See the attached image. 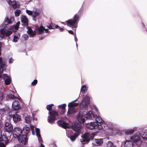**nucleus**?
<instances>
[{
	"label": "nucleus",
	"instance_id": "obj_2",
	"mask_svg": "<svg viewBox=\"0 0 147 147\" xmlns=\"http://www.w3.org/2000/svg\"><path fill=\"white\" fill-rule=\"evenodd\" d=\"M53 104H51L47 106V108L49 111V115L48 117V121L51 123H53L55 121L58 119V113L55 111L52 110L51 111Z\"/></svg>",
	"mask_w": 147,
	"mask_h": 147
},
{
	"label": "nucleus",
	"instance_id": "obj_13",
	"mask_svg": "<svg viewBox=\"0 0 147 147\" xmlns=\"http://www.w3.org/2000/svg\"><path fill=\"white\" fill-rule=\"evenodd\" d=\"M78 18V16L76 14L74 17V19H70L66 22L68 23L67 25L69 26V25L71 26H74L75 25L76 22H77Z\"/></svg>",
	"mask_w": 147,
	"mask_h": 147
},
{
	"label": "nucleus",
	"instance_id": "obj_7",
	"mask_svg": "<svg viewBox=\"0 0 147 147\" xmlns=\"http://www.w3.org/2000/svg\"><path fill=\"white\" fill-rule=\"evenodd\" d=\"M10 99H15L12 102V107L15 110H18L20 109L21 107L19 105V102L18 100V97H15L14 95L11 94H10Z\"/></svg>",
	"mask_w": 147,
	"mask_h": 147
},
{
	"label": "nucleus",
	"instance_id": "obj_58",
	"mask_svg": "<svg viewBox=\"0 0 147 147\" xmlns=\"http://www.w3.org/2000/svg\"><path fill=\"white\" fill-rule=\"evenodd\" d=\"M74 36H75V41H76V34H74Z\"/></svg>",
	"mask_w": 147,
	"mask_h": 147
},
{
	"label": "nucleus",
	"instance_id": "obj_33",
	"mask_svg": "<svg viewBox=\"0 0 147 147\" xmlns=\"http://www.w3.org/2000/svg\"><path fill=\"white\" fill-rule=\"evenodd\" d=\"M39 13L38 11H34L33 12V17L34 18H36L37 16L39 15Z\"/></svg>",
	"mask_w": 147,
	"mask_h": 147
},
{
	"label": "nucleus",
	"instance_id": "obj_55",
	"mask_svg": "<svg viewBox=\"0 0 147 147\" xmlns=\"http://www.w3.org/2000/svg\"><path fill=\"white\" fill-rule=\"evenodd\" d=\"M59 29H60V30L61 31H62L63 30V29L62 28H60Z\"/></svg>",
	"mask_w": 147,
	"mask_h": 147
},
{
	"label": "nucleus",
	"instance_id": "obj_21",
	"mask_svg": "<svg viewBox=\"0 0 147 147\" xmlns=\"http://www.w3.org/2000/svg\"><path fill=\"white\" fill-rule=\"evenodd\" d=\"M133 144L132 142L130 140H126L124 144V147H133Z\"/></svg>",
	"mask_w": 147,
	"mask_h": 147
},
{
	"label": "nucleus",
	"instance_id": "obj_60",
	"mask_svg": "<svg viewBox=\"0 0 147 147\" xmlns=\"http://www.w3.org/2000/svg\"><path fill=\"white\" fill-rule=\"evenodd\" d=\"M7 97H8V98H9V95L7 94Z\"/></svg>",
	"mask_w": 147,
	"mask_h": 147
},
{
	"label": "nucleus",
	"instance_id": "obj_28",
	"mask_svg": "<svg viewBox=\"0 0 147 147\" xmlns=\"http://www.w3.org/2000/svg\"><path fill=\"white\" fill-rule=\"evenodd\" d=\"M32 120V118L29 116H27L25 118V122L27 124L30 123Z\"/></svg>",
	"mask_w": 147,
	"mask_h": 147
},
{
	"label": "nucleus",
	"instance_id": "obj_39",
	"mask_svg": "<svg viewBox=\"0 0 147 147\" xmlns=\"http://www.w3.org/2000/svg\"><path fill=\"white\" fill-rule=\"evenodd\" d=\"M5 84L6 85L9 84V77H8L5 80Z\"/></svg>",
	"mask_w": 147,
	"mask_h": 147
},
{
	"label": "nucleus",
	"instance_id": "obj_6",
	"mask_svg": "<svg viewBox=\"0 0 147 147\" xmlns=\"http://www.w3.org/2000/svg\"><path fill=\"white\" fill-rule=\"evenodd\" d=\"M86 123V127L90 129H95L98 130L102 129L103 128L102 125L101 124H97L94 122H90V123Z\"/></svg>",
	"mask_w": 147,
	"mask_h": 147
},
{
	"label": "nucleus",
	"instance_id": "obj_18",
	"mask_svg": "<svg viewBox=\"0 0 147 147\" xmlns=\"http://www.w3.org/2000/svg\"><path fill=\"white\" fill-rule=\"evenodd\" d=\"M27 29L28 30L27 32L30 35V37H33L36 34V32L32 30L30 27H27Z\"/></svg>",
	"mask_w": 147,
	"mask_h": 147
},
{
	"label": "nucleus",
	"instance_id": "obj_24",
	"mask_svg": "<svg viewBox=\"0 0 147 147\" xmlns=\"http://www.w3.org/2000/svg\"><path fill=\"white\" fill-rule=\"evenodd\" d=\"M94 143H95V145L96 146H100L103 143L102 140L101 139H95L94 140Z\"/></svg>",
	"mask_w": 147,
	"mask_h": 147
},
{
	"label": "nucleus",
	"instance_id": "obj_23",
	"mask_svg": "<svg viewBox=\"0 0 147 147\" xmlns=\"http://www.w3.org/2000/svg\"><path fill=\"white\" fill-rule=\"evenodd\" d=\"M38 31L39 34H40L43 33L44 31H45L46 33H48L49 32L48 29H45L42 26H40L38 28Z\"/></svg>",
	"mask_w": 147,
	"mask_h": 147
},
{
	"label": "nucleus",
	"instance_id": "obj_8",
	"mask_svg": "<svg viewBox=\"0 0 147 147\" xmlns=\"http://www.w3.org/2000/svg\"><path fill=\"white\" fill-rule=\"evenodd\" d=\"M130 140L138 145H140L142 143L141 136L139 134L134 135L131 137Z\"/></svg>",
	"mask_w": 147,
	"mask_h": 147
},
{
	"label": "nucleus",
	"instance_id": "obj_26",
	"mask_svg": "<svg viewBox=\"0 0 147 147\" xmlns=\"http://www.w3.org/2000/svg\"><path fill=\"white\" fill-rule=\"evenodd\" d=\"M76 100L74 101H72L71 102H70L69 103L68 105V106L69 107H74L77 106L79 105L78 103H74V102Z\"/></svg>",
	"mask_w": 147,
	"mask_h": 147
},
{
	"label": "nucleus",
	"instance_id": "obj_30",
	"mask_svg": "<svg viewBox=\"0 0 147 147\" xmlns=\"http://www.w3.org/2000/svg\"><path fill=\"white\" fill-rule=\"evenodd\" d=\"M5 64L3 61V59L2 57H0V69H4L5 66Z\"/></svg>",
	"mask_w": 147,
	"mask_h": 147
},
{
	"label": "nucleus",
	"instance_id": "obj_25",
	"mask_svg": "<svg viewBox=\"0 0 147 147\" xmlns=\"http://www.w3.org/2000/svg\"><path fill=\"white\" fill-rule=\"evenodd\" d=\"M66 106V105L65 104H63L58 106L59 108L61 110V112H60V113L61 114H63L65 113V109Z\"/></svg>",
	"mask_w": 147,
	"mask_h": 147
},
{
	"label": "nucleus",
	"instance_id": "obj_32",
	"mask_svg": "<svg viewBox=\"0 0 147 147\" xmlns=\"http://www.w3.org/2000/svg\"><path fill=\"white\" fill-rule=\"evenodd\" d=\"M107 147H117L113 145V143L110 141H108L107 144Z\"/></svg>",
	"mask_w": 147,
	"mask_h": 147
},
{
	"label": "nucleus",
	"instance_id": "obj_51",
	"mask_svg": "<svg viewBox=\"0 0 147 147\" xmlns=\"http://www.w3.org/2000/svg\"><path fill=\"white\" fill-rule=\"evenodd\" d=\"M14 147H22L20 145H15Z\"/></svg>",
	"mask_w": 147,
	"mask_h": 147
},
{
	"label": "nucleus",
	"instance_id": "obj_9",
	"mask_svg": "<svg viewBox=\"0 0 147 147\" xmlns=\"http://www.w3.org/2000/svg\"><path fill=\"white\" fill-rule=\"evenodd\" d=\"M90 97L88 96L85 97L80 104V108L82 110L87 107L89 103Z\"/></svg>",
	"mask_w": 147,
	"mask_h": 147
},
{
	"label": "nucleus",
	"instance_id": "obj_41",
	"mask_svg": "<svg viewBox=\"0 0 147 147\" xmlns=\"http://www.w3.org/2000/svg\"><path fill=\"white\" fill-rule=\"evenodd\" d=\"M26 13L29 15H32L33 14V12H32L31 11L26 10Z\"/></svg>",
	"mask_w": 147,
	"mask_h": 147
},
{
	"label": "nucleus",
	"instance_id": "obj_62",
	"mask_svg": "<svg viewBox=\"0 0 147 147\" xmlns=\"http://www.w3.org/2000/svg\"><path fill=\"white\" fill-rule=\"evenodd\" d=\"M11 92H12L11 91H10V92H9L10 93H11Z\"/></svg>",
	"mask_w": 147,
	"mask_h": 147
},
{
	"label": "nucleus",
	"instance_id": "obj_12",
	"mask_svg": "<svg viewBox=\"0 0 147 147\" xmlns=\"http://www.w3.org/2000/svg\"><path fill=\"white\" fill-rule=\"evenodd\" d=\"M18 140L20 143L22 145L26 144L28 140V139L27 138V135L26 134L23 135L21 136H20L17 138Z\"/></svg>",
	"mask_w": 147,
	"mask_h": 147
},
{
	"label": "nucleus",
	"instance_id": "obj_16",
	"mask_svg": "<svg viewBox=\"0 0 147 147\" xmlns=\"http://www.w3.org/2000/svg\"><path fill=\"white\" fill-rule=\"evenodd\" d=\"M13 121L15 122H17L21 120L20 116L18 114L13 115L11 116Z\"/></svg>",
	"mask_w": 147,
	"mask_h": 147
},
{
	"label": "nucleus",
	"instance_id": "obj_35",
	"mask_svg": "<svg viewBox=\"0 0 147 147\" xmlns=\"http://www.w3.org/2000/svg\"><path fill=\"white\" fill-rule=\"evenodd\" d=\"M11 4L13 8L14 9L18 7V6L16 4V2L15 1L12 2H11Z\"/></svg>",
	"mask_w": 147,
	"mask_h": 147
},
{
	"label": "nucleus",
	"instance_id": "obj_3",
	"mask_svg": "<svg viewBox=\"0 0 147 147\" xmlns=\"http://www.w3.org/2000/svg\"><path fill=\"white\" fill-rule=\"evenodd\" d=\"M82 128V125L79 124H75L72 126L73 129L76 133H75L74 135L71 136L69 137L71 141H74L75 140L76 138L81 133V130Z\"/></svg>",
	"mask_w": 147,
	"mask_h": 147
},
{
	"label": "nucleus",
	"instance_id": "obj_14",
	"mask_svg": "<svg viewBox=\"0 0 147 147\" xmlns=\"http://www.w3.org/2000/svg\"><path fill=\"white\" fill-rule=\"evenodd\" d=\"M36 132V136H37L39 142L40 143V147H45L44 145L42 143V139L41 138L40 135V129L38 128H35Z\"/></svg>",
	"mask_w": 147,
	"mask_h": 147
},
{
	"label": "nucleus",
	"instance_id": "obj_46",
	"mask_svg": "<svg viewBox=\"0 0 147 147\" xmlns=\"http://www.w3.org/2000/svg\"><path fill=\"white\" fill-rule=\"evenodd\" d=\"M4 70V69H0V76H1V74L3 73V71Z\"/></svg>",
	"mask_w": 147,
	"mask_h": 147
},
{
	"label": "nucleus",
	"instance_id": "obj_53",
	"mask_svg": "<svg viewBox=\"0 0 147 147\" xmlns=\"http://www.w3.org/2000/svg\"><path fill=\"white\" fill-rule=\"evenodd\" d=\"M55 27L56 28H60V27L58 25L56 26Z\"/></svg>",
	"mask_w": 147,
	"mask_h": 147
},
{
	"label": "nucleus",
	"instance_id": "obj_56",
	"mask_svg": "<svg viewBox=\"0 0 147 147\" xmlns=\"http://www.w3.org/2000/svg\"><path fill=\"white\" fill-rule=\"evenodd\" d=\"M17 36H18V38L20 36V34L19 33H18V34H17Z\"/></svg>",
	"mask_w": 147,
	"mask_h": 147
},
{
	"label": "nucleus",
	"instance_id": "obj_61",
	"mask_svg": "<svg viewBox=\"0 0 147 147\" xmlns=\"http://www.w3.org/2000/svg\"><path fill=\"white\" fill-rule=\"evenodd\" d=\"M95 109L96 110V111H97V108H95Z\"/></svg>",
	"mask_w": 147,
	"mask_h": 147
},
{
	"label": "nucleus",
	"instance_id": "obj_22",
	"mask_svg": "<svg viewBox=\"0 0 147 147\" xmlns=\"http://www.w3.org/2000/svg\"><path fill=\"white\" fill-rule=\"evenodd\" d=\"M139 135L143 139H147V130L140 132Z\"/></svg>",
	"mask_w": 147,
	"mask_h": 147
},
{
	"label": "nucleus",
	"instance_id": "obj_36",
	"mask_svg": "<svg viewBox=\"0 0 147 147\" xmlns=\"http://www.w3.org/2000/svg\"><path fill=\"white\" fill-rule=\"evenodd\" d=\"M22 38L23 40H26L28 39V36L26 34H24L22 35Z\"/></svg>",
	"mask_w": 147,
	"mask_h": 147
},
{
	"label": "nucleus",
	"instance_id": "obj_4",
	"mask_svg": "<svg viewBox=\"0 0 147 147\" xmlns=\"http://www.w3.org/2000/svg\"><path fill=\"white\" fill-rule=\"evenodd\" d=\"M9 24V18L7 17L6 18L5 22L4 28L1 29L0 30V37H3V35L5 34L6 36H9V30H8Z\"/></svg>",
	"mask_w": 147,
	"mask_h": 147
},
{
	"label": "nucleus",
	"instance_id": "obj_59",
	"mask_svg": "<svg viewBox=\"0 0 147 147\" xmlns=\"http://www.w3.org/2000/svg\"><path fill=\"white\" fill-rule=\"evenodd\" d=\"M1 55V47H0V56Z\"/></svg>",
	"mask_w": 147,
	"mask_h": 147
},
{
	"label": "nucleus",
	"instance_id": "obj_45",
	"mask_svg": "<svg viewBox=\"0 0 147 147\" xmlns=\"http://www.w3.org/2000/svg\"><path fill=\"white\" fill-rule=\"evenodd\" d=\"M9 127V123L8 122H6L5 123V127Z\"/></svg>",
	"mask_w": 147,
	"mask_h": 147
},
{
	"label": "nucleus",
	"instance_id": "obj_31",
	"mask_svg": "<svg viewBox=\"0 0 147 147\" xmlns=\"http://www.w3.org/2000/svg\"><path fill=\"white\" fill-rule=\"evenodd\" d=\"M23 131L26 134H28L30 131V129L28 127H25L23 128L22 131Z\"/></svg>",
	"mask_w": 147,
	"mask_h": 147
},
{
	"label": "nucleus",
	"instance_id": "obj_11",
	"mask_svg": "<svg viewBox=\"0 0 147 147\" xmlns=\"http://www.w3.org/2000/svg\"><path fill=\"white\" fill-rule=\"evenodd\" d=\"M8 138L5 136L0 138V147H5L8 143Z\"/></svg>",
	"mask_w": 147,
	"mask_h": 147
},
{
	"label": "nucleus",
	"instance_id": "obj_44",
	"mask_svg": "<svg viewBox=\"0 0 147 147\" xmlns=\"http://www.w3.org/2000/svg\"><path fill=\"white\" fill-rule=\"evenodd\" d=\"M5 131L9 133V127H5Z\"/></svg>",
	"mask_w": 147,
	"mask_h": 147
},
{
	"label": "nucleus",
	"instance_id": "obj_64",
	"mask_svg": "<svg viewBox=\"0 0 147 147\" xmlns=\"http://www.w3.org/2000/svg\"><path fill=\"white\" fill-rule=\"evenodd\" d=\"M11 1L10 0V1H9L10 3V1Z\"/></svg>",
	"mask_w": 147,
	"mask_h": 147
},
{
	"label": "nucleus",
	"instance_id": "obj_17",
	"mask_svg": "<svg viewBox=\"0 0 147 147\" xmlns=\"http://www.w3.org/2000/svg\"><path fill=\"white\" fill-rule=\"evenodd\" d=\"M58 124L59 125L61 126L64 128H67L69 126V125L68 123L62 121H58Z\"/></svg>",
	"mask_w": 147,
	"mask_h": 147
},
{
	"label": "nucleus",
	"instance_id": "obj_10",
	"mask_svg": "<svg viewBox=\"0 0 147 147\" xmlns=\"http://www.w3.org/2000/svg\"><path fill=\"white\" fill-rule=\"evenodd\" d=\"M22 132V131L20 128L17 127L14 128L11 133L13 136L15 138H17L21 135Z\"/></svg>",
	"mask_w": 147,
	"mask_h": 147
},
{
	"label": "nucleus",
	"instance_id": "obj_38",
	"mask_svg": "<svg viewBox=\"0 0 147 147\" xmlns=\"http://www.w3.org/2000/svg\"><path fill=\"white\" fill-rule=\"evenodd\" d=\"M18 37L16 36H14L13 37V41L14 42H16L18 39Z\"/></svg>",
	"mask_w": 147,
	"mask_h": 147
},
{
	"label": "nucleus",
	"instance_id": "obj_42",
	"mask_svg": "<svg viewBox=\"0 0 147 147\" xmlns=\"http://www.w3.org/2000/svg\"><path fill=\"white\" fill-rule=\"evenodd\" d=\"M3 97V93L0 92V101L2 100Z\"/></svg>",
	"mask_w": 147,
	"mask_h": 147
},
{
	"label": "nucleus",
	"instance_id": "obj_48",
	"mask_svg": "<svg viewBox=\"0 0 147 147\" xmlns=\"http://www.w3.org/2000/svg\"><path fill=\"white\" fill-rule=\"evenodd\" d=\"M3 126L2 122L1 120H0V128L2 127Z\"/></svg>",
	"mask_w": 147,
	"mask_h": 147
},
{
	"label": "nucleus",
	"instance_id": "obj_54",
	"mask_svg": "<svg viewBox=\"0 0 147 147\" xmlns=\"http://www.w3.org/2000/svg\"><path fill=\"white\" fill-rule=\"evenodd\" d=\"M9 128H10V130L11 129H13V127H12V126H11L10 125Z\"/></svg>",
	"mask_w": 147,
	"mask_h": 147
},
{
	"label": "nucleus",
	"instance_id": "obj_37",
	"mask_svg": "<svg viewBox=\"0 0 147 147\" xmlns=\"http://www.w3.org/2000/svg\"><path fill=\"white\" fill-rule=\"evenodd\" d=\"M21 11L20 10H16L15 12V15L16 16H18L21 13Z\"/></svg>",
	"mask_w": 147,
	"mask_h": 147
},
{
	"label": "nucleus",
	"instance_id": "obj_15",
	"mask_svg": "<svg viewBox=\"0 0 147 147\" xmlns=\"http://www.w3.org/2000/svg\"><path fill=\"white\" fill-rule=\"evenodd\" d=\"M20 24V22H18L15 25L11 26L10 27V29L12 30L10 31V35L12 33V32H16L18 30Z\"/></svg>",
	"mask_w": 147,
	"mask_h": 147
},
{
	"label": "nucleus",
	"instance_id": "obj_40",
	"mask_svg": "<svg viewBox=\"0 0 147 147\" xmlns=\"http://www.w3.org/2000/svg\"><path fill=\"white\" fill-rule=\"evenodd\" d=\"M34 127L33 125H31L30 126V128L31 130L32 131V133L33 135H35V133L34 131Z\"/></svg>",
	"mask_w": 147,
	"mask_h": 147
},
{
	"label": "nucleus",
	"instance_id": "obj_19",
	"mask_svg": "<svg viewBox=\"0 0 147 147\" xmlns=\"http://www.w3.org/2000/svg\"><path fill=\"white\" fill-rule=\"evenodd\" d=\"M94 118H93L92 117V119H95V120L96 121V122H97V123H97V124L100 123L101 124V125H102V126H103V124L101 123L102 121V120L101 118L99 116H96L95 117V116H94Z\"/></svg>",
	"mask_w": 147,
	"mask_h": 147
},
{
	"label": "nucleus",
	"instance_id": "obj_1",
	"mask_svg": "<svg viewBox=\"0 0 147 147\" xmlns=\"http://www.w3.org/2000/svg\"><path fill=\"white\" fill-rule=\"evenodd\" d=\"M94 118V115L92 111H89L87 113L85 111H81L80 112L77 117L78 121L80 123H84L87 119H92Z\"/></svg>",
	"mask_w": 147,
	"mask_h": 147
},
{
	"label": "nucleus",
	"instance_id": "obj_29",
	"mask_svg": "<svg viewBox=\"0 0 147 147\" xmlns=\"http://www.w3.org/2000/svg\"><path fill=\"white\" fill-rule=\"evenodd\" d=\"M75 110L73 107H69L67 112V115H69L75 112Z\"/></svg>",
	"mask_w": 147,
	"mask_h": 147
},
{
	"label": "nucleus",
	"instance_id": "obj_63",
	"mask_svg": "<svg viewBox=\"0 0 147 147\" xmlns=\"http://www.w3.org/2000/svg\"><path fill=\"white\" fill-rule=\"evenodd\" d=\"M9 82H10H10H11V81H10H10H9Z\"/></svg>",
	"mask_w": 147,
	"mask_h": 147
},
{
	"label": "nucleus",
	"instance_id": "obj_47",
	"mask_svg": "<svg viewBox=\"0 0 147 147\" xmlns=\"http://www.w3.org/2000/svg\"><path fill=\"white\" fill-rule=\"evenodd\" d=\"M14 19L13 18H10V24L13 21Z\"/></svg>",
	"mask_w": 147,
	"mask_h": 147
},
{
	"label": "nucleus",
	"instance_id": "obj_34",
	"mask_svg": "<svg viewBox=\"0 0 147 147\" xmlns=\"http://www.w3.org/2000/svg\"><path fill=\"white\" fill-rule=\"evenodd\" d=\"M87 90V87L85 85H83L82 86L81 89V91L82 92H85V91Z\"/></svg>",
	"mask_w": 147,
	"mask_h": 147
},
{
	"label": "nucleus",
	"instance_id": "obj_43",
	"mask_svg": "<svg viewBox=\"0 0 147 147\" xmlns=\"http://www.w3.org/2000/svg\"><path fill=\"white\" fill-rule=\"evenodd\" d=\"M37 80H35L33 82H32L31 84L33 86L37 84Z\"/></svg>",
	"mask_w": 147,
	"mask_h": 147
},
{
	"label": "nucleus",
	"instance_id": "obj_20",
	"mask_svg": "<svg viewBox=\"0 0 147 147\" xmlns=\"http://www.w3.org/2000/svg\"><path fill=\"white\" fill-rule=\"evenodd\" d=\"M21 21L23 26H26L28 24V19L25 16H23L21 18Z\"/></svg>",
	"mask_w": 147,
	"mask_h": 147
},
{
	"label": "nucleus",
	"instance_id": "obj_27",
	"mask_svg": "<svg viewBox=\"0 0 147 147\" xmlns=\"http://www.w3.org/2000/svg\"><path fill=\"white\" fill-rule=\"evenodd\" d=\"M136 130L134 129H128L125 131V133L127 135H131Z\"/></svg>",
	"mask_w": 147,
	"mask_h": 147
},
{
	"label": "nucleus",
	"instance_id": "obj_5",
	"mask_svg": "<svg viewBox=\"0 0 147 147\" xmlns=\"http://www.w3.org/2000/svg\"><path fill=\"white\" fill-rule=\"evenodd\" d=\"M96 135V133H95L87 132L85 133L82 136V138L81 140V142H88L91 139H93Z\"/></svg>",
	"mask_w": 147,
	"mask_h": 147
},
{
	"label": "nucleus",
	"instance_id": "obj_49",
	"mask_svg": "<svg viewBox=\"0 0 147 147\" xmlns=\"http://www.w3.org/2000/svg\"><path fill=\"white\" fill-rule=\"evenodd\" d=\"M68 32L69 33L71 34H74L73 32L71 30H68Z\"/></svg>",
	"mask_w": 147,
	"mask_h": 147
},
{
	"label": "nucleus",
	"instance_id": "obj_57",
	"mask_svg": "<svg viewBox=\"0 0 147 147\" xmlns=\"http://www.w3.org/2000/svg\"><path fill=\"white\" fill-rule=\"evenodd\" d=\"M7 2L9 4V0H6Z\"/></svg>",
	"mask_w": 147,
	"mask_h": 147
},
{
	"label": "nucleus",
	"instance_id": "obj_52",
	"mask_svg": "<svg viewBox=\"0 0 147 147\" xmlns=\"http://www.w3.org/2000/svg\"><path fill=\"white\" fill-rule=\"evenodd\" d=\"M48 28L50 29H52V27L51 25H50L48 26Z\"/></svg>",
	"mask_w": 147,
	"mask_h": 147
},
{
	"label": "nucleus",
	"instance_id": "obj_50",
	"mask_svg": "<svg viewBox=\"0 0 147 147\" xmlns=\"http://www.w3.org/2000/svg\"><path fill=\"white\" fill-rule=\"evenodd\" d=\"M13 61V59L12 58H10V63H12Z\"/></svg>",
	"mask_w": 147,
	"mask_h": 147
}]
</instances>
